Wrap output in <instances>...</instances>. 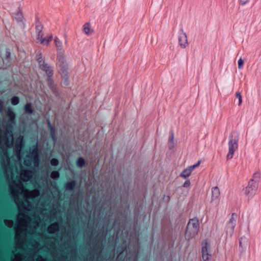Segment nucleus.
<instances>
[{"mask_svg": "<svg viewBox=\"0 0 261 261\" xmlns=\"http://www.w3.org/2000/svg\"><path fill=\"white\" fill-rule=\"evenodd\" d=\"M125 248H126L125 247H124V246H123L122 245L119 246L117 247V252L118 253H119V254H121V253H122L124 251Z\"/></svg>", "mask_w": 261, "mask_h": 261, "instance_id": "nucleus-33", "label": "nucleus"}, {"mask_svg": "<svg viewBox=\"0 0 261 261\" xmlns=\"http://www.w3.org/2000/svg\"><path fill=\"white\" fill-rule=\"evenodd\" d=\"M52 38H53L52 36H50L48 37H46V38H43V39H40V43H41V44H42L44 45H46L49 43L50 41H51Z\"/></svg>", "mask_w": 261, "mask_h": 261, "instance_id": "nucleus-23", "label": "nucleus"}, {"mask_svg": "<svg viewBox=\"0 0 261 261\" xmlns=\"http://www.w3.org/2000/svg\"><path fill=\"white\" fill-rule=\"evenodd\" d=\"M244 65V61L242 59L240 58L238 61V68L241 69L243 68Z\"/></svg>", "mask_w": 261, "mask_h": 261, "instance_id": "nucleus-34", "label": "nucleus"}, {"mask_svg": "<svg viewBox=\"0 0 261 261\" xmlns=\"http://www.w3.org/2000/svg\"><path fill=\"white\" fill-rule=\"evenodd\" d=\"M7 115L9 117V119H15L16 115L13 110L11 108H9L8 109V111L7 112Z\"/></svg>", "mask_w": 261, "mask_h": 261, "instance_id": "nucleus-25", "label": "nucleus"}, {"mask_svg": "<svg viewBox=\"0 0 261 261\" xmlns=\"http://www.w3.org/2000/svg\"><path fill=\"white\" fill-rule=\"evenodd\" d=\"M1 162H2V163H3V162H4H4H5V161H4V158H3V157H2V161H1Z\"/></svg>", "mask_w": 261, "mask_h": 261, "instance_id": "nucleus-45", "label": "nucleus"}, {"mask_svg": "<svg viewBox=\"0 0 261 261\" xmlns=\"http://www.w3.org/2000/svg\"><path fill=\"white\" fill-rule=\"evenodd\" d=\"M4 140H5V141H7V146H8V147H11V144H12V143H10V141H9V140L8 138L7 137H5L4 138Z\"/></svg>", "mask_w": 261, "mask_h": 261, "instance_id": "nucleus-41", "label": "nucleus"}, {"mask_svg": "<svg viewBox=\"0 0 261 261\" xmlns=\"http://www.w3.org/2000/svg\"><path fill=\"white\" fill-rule=\"evenodd\" d=\"M39 69L44 71L47 75V77H53L54 75V70L52 67L47 63L42 66Z\"/></svg>", "mask_w": 261, "mask_h": 261, "instance_id": "nucleus-9", "label": "nucleus"}, {"mask_svg": "<svg viewBox=\"0 0 261 261\" xmlns=\"http://www.w3.org/2000/svg\"><path fill=\"white\" fill-rule=\"evenodd\" d=\"M50 163L51 166H57L59 165V160L56 158H53L50 160Z\"/></svg>", "mask_w": 261, "mask_h": 261, "instance_id": "nucleus-31", "label": "nucleus"}, {"mask_svg": "<svg viewBox=\"0 0 261 261\" xmlns=\"http://www.w3.org/2000/svg\"><path fill=\"white\" fill-rule=\"evenodd\" d=\"M15 18L18 23L21 22L23 19L22 12L19 9V11L15 14Z\"/></svg>", "mask_w": 261, "mask_h": 261, "instance_id": "nucleus-19", "label": "nucleus"}, {"mask_svg": "<svg viewBox=\"0 0 261 261\" xmlns=\"http://www.w3.org/2000/svg\"><path fill=\"white\" fill-rule=\"evenodd\" d=\"M63 80L62 82V85L64 87L68 86L69 85V81L68 80V75L61 76Z\"/></svg>", "mask_w": 261, "mask_h": 261, "instance_id": "nucleus-27", "label": "nucleus"}, {"mask_svg": "<svg viewBox=\"0 0 261 261\" xmlns=\"http://www.w3.org/2000/svg\"><path fill=\"white\" fill-rule=\"evenodd\" d=\"M23 145V141L22 137L18 138L16 139L15 141V146L18 150H19L21 148Z\"/></svg>", "mask_w": 261, "mask_h": 261, "instance_id": "nucleus-18", "label": "nucleus"}, {"mask_svg": "<svg viewBox=\"0 0 261 261\" xmlns=\"http://www.w3.org/2000/svg\"><path fill=\"white\" fill-rule=\"evenodd\" d=\"M76 185V181L74 179H71L65 183L64 188L66 191H73Z\"/></svg>", "mask_w": 261, "mask_h": 261, "instance_id": "nucleus-13", "label": "nucleus"}, {"mask_svg": "<svg viewBox=\"0 0 261 261\" xmlns=\"http://www.w3.org/2000/svg\"><path fill=\"white\" fill-rule=\"evenodd\" d=\"M60 225L58 222H55L49 225L47 227V232L50 234H53L59 230Z\"/></svg>", "mask_w": 261, "mask_h": 261, "instance_id": "nucleus-12", "label": "nucleus"}, {"mask_svg": "<svg viewBox=\"0 0 261 261\" xmlns=\"http://www.w3.org/2000/svg\"><path fill=\"white\" fill-rule=\"evenodd\" d=\"M189 171L191 173L193 170H194V168L192 166H189L188 168H187Z\"/></svg>", "mask_w": 261, "mask_h": 261, "instance_id": "nucleus-44", "label": "nucleus"}, {"mask_svg": "<svg viewBox=\"0 0 261 261\" xmlns=\"http://www.w3.org/2000/svg\"><path fill=\"white\" fill-rule=\"evenodd\" d=\"M35 28L37 33H40L42 31L43 26L40 24H38L36 25Z\"/></svg>", "mask_w": 261, "mask_h": 261, "instance_id": "nucleus-35", "label": "nucleus"}, {"mask_svg": "<svg viewBox=\"0 0 261 261\" xmlns=\"http://www.w3.org/2000/svg\"><path fill=\"white\" fill-rule=\"evenodd\" d=\"M208 244L205 242L202 247V257L203 261H208L211 257V254L208 252Z\"/></svg>", "mask_w": 261, "mask_h": 261, "instance_id": "nucleus-7", "label": "nucleus"}, {"mask_svg": "<svg viewBox=\"0 0 261 261\" xmlns=\"http://www.w3.org/2000/svg\"><path fill=\"white\" fill-rule=\"evenodd\" d=\"M27 202L28 204H30V202H29V201H27Z\"/></svg>", "mask_w": 261, "mask_h": 261, "instance_id": "nucleus-48", "label": "nucleus"}, {"mask_svg": "<svg viewBox=\"0 0 261 261\" xmlns=\"http://www.w3.org/2000/svg\"><path fill=\"white\" fill-rule=\"evenodd\" d=\"M59 172L58 171H53L50 174V177L51 178L57 180L59 177Z\"/></svg>", "mask_w": 261, "mask_h": 261, "instance_id": "nucleus-29", "label": "nucleus"}, {"mask_svg": "<svg viewBox=\"0 0 261 261\" xmlns=\"http://www.w3.org/2000/svg\"><path fill=\"white\" fill-rule=\"evenodd\" d=\"M31 156L34 158V164H38L39 162V153L38 148L37 146H35L31 151Z\"/></svg>", "mask_w": 261, "mask_h": 261, "instance_id": "nucleus-14", "label": "nucleus"}, {"mask_svg": "<svg viewBox=\"0 0 261 261\" xmlns=\"http://www.w3.org/2000/svg\"><path fill=\"white\" fill-rule=\"evenodd\" d=\"M32 172L31 170H26L22 173V175L24 178H26L24 179V180L25 181H27L29 179V178L32 176Z\"/></svg>", "mask_w": 261, "mask_h": 261, "instance_id": "nucleus-22", "label": "nucleus"}, {"mask_svg": "<svg viewBox=\"0 0 261 261\" xmlns=\"http://www.w3.org/2000/svg\"><path fill=\"white\" fill-rule=\"evenodd\" d=\"M84 31L85 33L87 35H91L93 32V30L90 28V23H86L84 26Z\"/></svg>", "mask_w": 261, "mask_h": 261, "instance_id": "nucleus-15", "label": "nucleus"}, {"mask_svg": "<svg viewBox=\"0 0 261 261\" xmlns=\"http://www.w3.org/2000/svg\"><path fill=\"white\" fill-rule=\"evenodd\" d=\"M238 218L237 214L233 213L229 220L226 226V234L231 237L233 233L234 229L236 225V221Z\"/></svg>", "mask_w": 261, "mask_h": 261, "instance_id": "nucleus-4", "label": "nucleus"}, {"mask_svg": "<svg viewBox=\"0 0 261 261\" xmlns=\"http://www.w3.org/2000/svg\"><path fill=\"white\" fill-rule=\"evenodd\" d=\"M260 178V173L259 172H255L249 181L248 186L245 189V194L248 198H252L255 194L258 189Z\"/></svg>", "mask_w": 261, "mask_h": 261, "instance_id": "nucleus-1", "label": "nucleus"}, {"mask_svg": "<svg viewBox=\"0 0 261 261\" xmlns=\"http://www.w3.org/2000/svg\"><path fill=\"white\" fill-rule=\"evenodd\" d=\"M200 161H199L197 162V163L193 165H192L193 167V168L194 169L195 168H196V167L199 166V165L200 164Z\"/></svg>", "mask_w": 261, "mask_h": 261, "instance_id": "nucleus-42", "label": "nucleus"}, {"mask_svg": "<svg viewBox=\"0 0 261 261\" xmlns=\"http://www.w3.org/2000/svg\"><path fill=\"white\" fill-rule=\"evenodd\" d=\"M241 244H242V243H241V241H240V245L241 246Z\"/></svg>", "mask_w": 261, "mask_h": 261, "instance_id": "nucleus-49", "label": "nucleus"}, {"mask_svg": "<svg viewBox=\"0 0 261 261\" xmlns=\"http://www.w3.org/2000/svg\"><path fill=\"white\" fill-rule=\"evenodd\" d=\"M199 230V223L197 217L190 219L188 223L186 231V238L190 239L194 237Z\"/></svg>", "mask_w": 261, "mask_h": 261, "instance_id": "nucleus-2", "label": "nucleus"}, {"mask_svg": "<svg viewBox=\"0 0 261 261\" xmlns=\"http://www.w3.org/2000/svg\"><path fill=\"white\" fill-rule=\"evenodd\" d=\"M15 123V119H9L7 123V127L10 129V136L12 137V129L13 124Z\"/></svg>", "mask_w": 261, "mask_h": 261, "instance_id": "nucleus-20", "label": "nucleus"}, {"mask_svg": "<svg viewBox=\"0 0 261 261\" xmlns=\"http://www.w3.org/2000/svg\"><path fill=\"white\" fill-rule=\"evenodd\" d=\"M170 134H171V135H170V138H169V143H172V144H173L174 133H173V132L172 131V132H171V133H170Z\"/></svg>", "mask_w": 261, "mask_h": 261, "instance_id": "nucleus-37", "label": "nucleus"}, {"mask_svg": "<svg viewBox=\"0 0 261 261\" xmlns=\"http://www.w3.org/2000/svg\"><path fill=\"white\" fill-rule=\"evenodd\" d=\"M21 215L22 216H23L25 218H26L27 220H28L29 221H31V219L30 217H29L27 215H25V214H21Z\"/></svg>", "mask_w": 261, "mask_h": 261, "instance_id": "nucleus-43", "label": "nucleus"}, {"mask_svg": "<svg viewBox=\"0 0 261 261\" xmlns=\"http://www.w3.org/2000/svg\"><path fill=\"white\" fill-rule=\"evenodd\" d=\"M4 110V102L0 99V113L2 112Z\"/></svg>", "mask_w": 261, "mask_h": 261, "instance_id": "nucleus-38", "label": "nucleus"}, {"mask_svg": "<svg viewBox=\"0 0 261 261\" xmlns=\"http://www.w3.org/2000/svg\"><path fill=\"white\" fill-rule=\"evenodd\" d=\"M236 98L238 99V105L240 106L242 103V97L240 92L236 93Z\"/></svg>", "mask_w": 261, "mask_h": 261, "instance_id": "nucleus-32", "label": "nucleus"}, {"mask_svg": "<svg viewBox=\"0 0 261 261\" xmlns=\"http://www.w3.org/2000/svg\"><path fill=\"white\" fill-rule=\"evenodd\" d=\"M178 41L182 48H186L188 44L187 34L183 32L182 30L178 36Z\"/></svg>", "mask_w": 261, "mask_h": 261, "instance_id": "nucleus-6", "label": "nucleus"}, {"mask_svg": "<svg viewBox=\"0 0 261 261\" xmlns=\"http://www.w3.org/2000/svg\"><path fill=\"white\" fill-rule=\"evenodd\" d=\"M238 137L230 135L229 136L228 148L229 151L227 154V159L230 160L233 158L234 152L238 147Z\"/></svg>", "mask_w": 261, "mask_h": 261, "instance_id": "nucleus-3", "label": "nucleus"}, {"mask_svg": "<svg viewBox=\"0 0 261 261\" xmlns=\"http://www.w3.org/2000/svg\"><path fill=\"white\" fill-rule=\"evenodd\" d=\"M38 258H39V259H42V256H39Z\"/></svg>", "mask_w": 261, "mask_h": 261, "instance_id": "nucleus-46", "label": "nucleus"}, {"mask_svg": "<svg viewBox=\"0 0 261 261\" xmlns=\"http://www.w3.org/2000/svg\"><path fill=\"white\" fill-rule=\"evenodd\" d=\"M220 192L218 187H215L212 188V202H218L219 200Z\"/></svg>", "mask_w": 261, "mask_h": 261, "instance_id": "nucleus-8", "label": "nucleus"}, {"mask_svg": "<svg viewBox=\"0 0 261 261\" xmlns=\"http://www.w3.org/2000/svg\"><path fill=\"white\" fill-rule=\"evenodd\" d=\"M249 2V0H247L245 1L244 0H239L240 5H241L242 6L245 5L246 4L248 3Z\"/></svg>", "mask_w": 261, "mask_h": 261, "instance_id": "nucleus-40", "label": "nucleus"}, {"mask_svg": "<svg viewBox=\"0 0 261 261\" xmlns=\"http://www.w3.org/2000/svg\"><path fill=\"white\" fill-rule=\"evenodd\" d=\"M47 123L48 127L50 129L51 139L53 142H56L57 141V132L56 130V129L55 127L51 125L50 121L49 119L47 120Z\"/></svg>", "mask_w": 261, "mask_h": 261, "instance_id": "nucleus-11", "label": "nucleus"}, {"mask_svg": "<svg viewBox=\"0 0 261 261\" xmlns=\"http://www.w3.org/2000/svg\"><path fill=\"white\" fill-rule=\"evenodd\" d=\"M5 60L8 62H10L11 60V52L9 49H7L6 51V55Z\"/></svg>", "mask_w": 261, "mask_h": 261, "instance_id": "nucleus-30", "label": "nucleus"}, {"mask_svg": "<svg viewBox=\"0 0 261 261\" xmlns=\"http://www.w3.org/2000/svg\"><path fill=\"white\" fill-rule=\"evenodd\" d=\"M46 81L49 89L56 95H57L58 94V90L56 85L54 84L53 77H47Z\"/></svg>", "mask_w": 261, "mask_h": 261, "instance_id": "nucleus-10", "label": "nucleus"}, {"mask_svg": "<svg viewBox=\"0 0 261 261\" xmlns=\"http://www.w3.org/2000/svg\"><path fill=\"white\" fill-rule=\"evenodd\" d=\"M37 33V40L40 42V39H43V33L42 32Z\"/></svg>", "mask_w": 261, "mask_h": 261, "instance_id": "nucleus-39", "label": "nucleus"}, {"mask_svg": "<svg viewBox=\"0 0 261 261\" xmlns=\"http://www.w3.org/2000/svg\"><path fill=\"white\" fill-rule=\"evenodd\" d=\"M20 186H22V184L21 182L20 183Z\"/></svg>", "mask_w": 261, "mask_h": 261, "instance_id": "nucleus-50", "label": "nucleus"}, {"mask_svg": "<svg viewBox=\"0 0 261 261\" xmlns=\"http://www.w3.org/2000/svg\"><path fill=\"white\" fill-rule=\"evenodd\" d=\"M55 43L58 50H61L62 49V43L58 38H55Z\"/></svg>", "mask_w": 261, "mask_h": 261, "instance_id": "nucleus-26", "label": "nucleus"}, {"mask_svg": "<svg viewBox=\"0 0 261 261\" xmlns=\"http://www.w3.org/2000/svg\"><path fill=\"white\" fill-rule=\"evenodd\" d=\"M24 111L28 114H32L34 110L32 108V103L30 102L27 103L24 107Z\"/></svg>", "mask_w": 261, "mask_h": 261, "instance_id": "nucleus-16", "label": "nucleus"}, {"mask_svg": "<svg viewBox=\"0 0 261 261\" xmlns=\"http://www.w3.org/2000/svg\"><path fill=\"white\" fill-rule=\"evenodd\" d=\"M19 102V98L18 96H14L11 99V103L13 106L17 105Z\"/></svg>", "mask_w": 261, "mask_h": 261, "instance_id": "nucleus-28", "label": "nucleus"}, {"mask_svg": "<svg viewBox=\"0 0 261 261\" xmlns=\"http://www.w3.org/2000/svg\"><path fill=\"white\" fill-rule=\"evenodd\" d=\"M76 164L79 168H81L84 166L85 160L83 157H80L77 159Z\"/></svg>", "mask_w": 261, "mask_h": 261, "instance_id": "nucleus-21", "label": "nucleus"}, {"mask_svg": "<svg viewBox=\"0 0 261 261\" xmlns=\"http://www.w3.org/2000/svg\"><path fill=\"white\" fill-rule=\"evenodd\" d=\"M58 65L60 67V73L61 76L68 75V65L63 56L58 57Z\"/></svg>", "mask_w": 261, "mask_h": 261, "instance_id": "nucleus-5", "label": "nucleus"}, {"mask_svg": "<svg viewBox=\"0 0 261 261\" xmlns=\"http://www.w3.org/2000/svg\"><path fill=\"white\" fill-rule=\"evenodd\" d=\"M25 164L26 165H28V163H27V162H26V161H25Z\"/></svg>", "mask_w": 261, "mask_h": 261, "instance_id": "nucleus-47", "label": "nucleus"}, {"mask_svg": "<svg viewBox=\"0 0 261 261\" xmlns=\"http://www.w3.org/2000/svg\"><path fill=\"white\" fill-rule=\"evenodd\" d=\"M190 184H191V183H190V180H189V179H187V180L185 181V182L184 183V184H183V187H184V188H187V187H189V186H190Z\"/></svg>", "mask_w": 261, "mask_h": 261, "instance_id": "nucleus-36", "label": "nucleus"}, {"mask_svg": "<svg viewBox=\"0 0 261 261\" xmlns=\"http://www.w3.org/2000/svg\"><path fill=\"white\" fill-rule=\"evenodd\" d=\"M191 173L190 171L186 168L180 173V176L186 179L190 175Z\"/></svg>", "mask_w": 261, "mask_h": 261, "instance_id": "nucleus-24", "label": "nucleus"}, {"mask_svg": "<svg viewBox=\"0 0 261 261\" xmlns=\"http://www.w3.org/2000/svg\"><path fill=\"white\" fill-rule=\"evenodd\" d=\"M37 62L38 63L39 67L40 68L42 66L46 64V63L43 60L41 53H38L37 54Z\"/></svg>", "mask_w": 261, "mask_h": 261, "instance_id": "nucleus-17", "label": "nucleus"}]
</instances>
